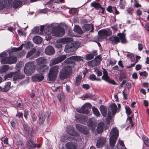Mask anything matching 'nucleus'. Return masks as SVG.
<instances>
[{"label":"nucleus","instance_id":"nucleus-9","mask_svg":"<svg viewBox=\"0 0 149 149\" xmlns=\"http://www.w3.org/2000/svg\"><path fill=\"white\" fill-rule=\"evenodd\" d=\"M91 107V104L89 103H87L83 105L81 108H77L76 110L79 113L88 114L89 113V109Z\"/></svg>","mask_w":149,"mask_h":149},{"label":"nucleus","instance_id":"nucleus-44","mask_svg":"<svg viewBox=\"0 0 149 149\" xmlns=\"http://www.w3.org/2000/svg\"><path fill=\"white\" fill-rule=\"evenodd\" d=\"M91 6L97 9L101 8V5L99 3L95 2H93L92 3H91Z\"/></svg>","mask_w":149,"mask_h":149},{"label":"nucleus","instance_id":"nucleus-13","mask_svg":"<svg viewBox=\"0 0 149 149\" xmlns=\"http://www.w3.org/2000/svg\"><path fill=\"white\" fill-rule=\"evenodd\" d=\"M99 35L98 39L99 40L105 38L107 36L111 34V31L109 30H106L104 29L101 30L98 32Z\"/></svg>","mask_w":149,"mask_h":149},{"label":"nucleus","instance_id":"nucleus-14","mask_svg":"<svg viewBox=\"0 0 149 149\" xmlns=\"http://www.w3.org/2000/svg\"><path fill=\"white\" fill-rule=\"evenodd\" d=\"M77 129L80 132L85 135H87L89 132V129L86 126L77 124L76 125Z\"/></svg>","mask_w":149,"mask_h":149},{"label":"nucleus","instance_id":"nucleus-28","mask_svg":"<svg viewBox=\"0 0 149 149\" xmlns=\"http://www.w3.org/2000/svg\"><path fill=\"white\" fill-rule=\"evenodd\" d=\"M104 125L103 122H100L98 124L97 128V131L98 133L100 134L101 133L103 130L104 128Z\"/></svg>","mask_w":149,"mask_h":149},{"label":"nucleus","instance_id":"nucleus-21","mask_svg":"<svg viewBox=\"0 0 149 149\" xmlns=\"http://www.w3.org/2000/svg\"><path fill=\"white\" fill-rule=\"evenodd\" d=\"M100 62L99 59L96 58L91 61L88 62V65L92 67H95L99 65Z\"/></svg>","mask_w":149,"mask_h":149},{"label":"nucleus","instance_id":"nucleus-8","mask_svg":"<svg viewBox=\"0 0 149 149\" xmlns=\"http://www.w3.org/2000/svg\"><path fill=\"white\" fill-rule=\"evenodd\" d=\"M59 66L55 65L50 68L48 74V79L51 81H54L58 74Z\"/></svg>","mask_w":149,"mask_h":149},{"label":"nucleus","instance_id":"nucleus-16","mask_svg":"<svg viewBox=\"0 0 149 149\" xmlns=\"http://www.w3.org/2000/svg\"><path fill=\"white\" fill-rule=\"evenodd\" d=\"M75 117L76 119L78 120L79 122L83 124H84L88 120V118L81 114L76 113L75 115Z\"/></svg>","mask_w":149,"mask_h":149},{"label":"nucleus","instance_id":"nucleus-49","mask_svg":"<svg viewBox=\"0 0 149 149\" xmlns=\"http://www.w3.org/2000/svg\"><path fill=\"white\" fill-rule=\"evenodd\" d=\"M72 57L73 58V57ZM73 58H74V61H83V58L82 57L74 56Z\"/></svg>","mask_w":149,"mask_h":149},{"label":"nucleus","instance_id":"nucleus-48","mask_svg":"<svg viewBox=\"0 0 149 149\" xmlns=\"http://www.w3.org/2000/svg\"><path fill=\"white\" fill-rule=\"evenodd\" d=\"M94 72L98 76H100L102 75V72L97 68H95Z\"/></svg>","mask_w":149,"mask_h":149},{"label":"nucleus","instance_id":"nucleus-61","mask_svg":"<svg viewBox=\"0 0 149 149\" xmlns=\"http://www.w3.org/2000/svg\"><path fill=\"white\" fill-rule=\"evenodd\" d=\"M23 46H24V45L23 44H22V45H21L19 47H18L16 48H15L14 49V51H19V50H21L22 49V48L23 47Z\"/></svg>","mask_w":149,"mask_h":149},{"label":"nucleus","instance_id":"nucleus-25","mask_svg":"<svg viewBox=\"0 0 149 149\" xmlns=\"http://www.w3.org/2000/svg\"><path fill=\"white\" fill-rule=\"evenodd\" d=\"M13 75V80H15L17 79H22L24 77V75L19 72H14Z\"/></svg>","mask_w":149,"mask_h":149},{"label":"nucleus","instance_id":"nucleus-10","mask_svg":"<svg viewBox=\"0 0 149 149\" xmlns=\"http://www.w3.org/2000/svg\"><path fill=\"white\" fill-rule=\"evenodd\" d=\"M17 60V58L15 56H10L8 57L2 59L1 60V62L2 64H11L15 63Z\"/></svg>","mask_w":149,"mask_h":149},{"label":"nucleus","instance_id":"nucleus-33","mask_svg":"<svg viewBox=\"0 0 149 149\" xmlns=\"http://www.w3.org/2000/svg\"><path fill=\"white\" fill-rule=\"evenodd\" d=\"M100 110L102 114L104 116H106L107 114V108L104 106L102 105L100 107Z\"/></svg>","mask_w":149,"mask_h":149},{"label":"nucleus","instance_id":"nucleus-43","mask_svg":"<svg viewBox=\"0 0 149 149\" xmlns=\"http://www.w3.org/2000/svg\"><path fill=\"white\" fill-rule=\"evenodd\" d=\"M36 49L35 48H33L30 51L28 52L26 56L27 58L30 57L34 53L36 52Z\"/></svg>","mask_w":149,"mask_h":149},{"label":"nucleus","instance_id":"nucleus-62","mask_svg":"<svg viewBox=\"0 0 149 149\" xmlns=\"http://www.w3.org/2000/svg\"><path fill=\"white\" fill-rule=\"evenodd\" d=\"M92 97V95L91 94L89 93H88L87 94L84 95V98H88L89 97Z\"/></svg>","mask_w":149,"mask_h":149},{"label":"nucleus","instance_id":"nucleus-50","mask_svg":"<svg viewBox=\"0 0 149 149\" xmlns=\"http://www.w3.org/2000/svg\"><path fill=\"white\" fill-rule=\"evenodd\" d=\"M39 28L38 26H36L32 30V33L34 34L38 33Z\"/></svg>","mask_w":149,"mask_h":149},{"label":"nucleus","instance_id":"nucleus-6","mask_svg":"<svg viewBox=\"0 0 149 149\" xmlns=\"http://www.w3.org/2000/svg\"><path fill=\"white\" fill-rule=\"evenodd\" d=\"M72 67L69 65L65 66L61 71L59 74V77L61 79H66L68 77L70 74L72 72Z\"/></svg>","mask_w":149,"mask_h":149},{"label":"nucleus","instance_id":"nucleus-51","mask_svg":"<svg viewBox=\"0 0 149 149\" xmlns=\"http://www.w3.org/2000/svg\"><path fill=\"white\" fill-rule=\"evenodd\" d=\"M126 112L127 116H129L132 113V111L130 108L129 107H125Z\"/></svg>","mask_w":149,"mask_h":149},{"label":"nucleus","instance_id":"nucleus-1","mask_svg":"<svg viewBox=\"0 0 149 149\" xmlns=\"http://www.w3.org/2000/svg\"><path fill=\"white\" fill-rule=\"evenodd\" d=\"M45 26H41L40 30L41 32L44 31ZM44 32L49 39H51L53 36L60 37L63 36L65 33L64 29L62 28L58 24L52 23L47 25L45 26Z\"/></svg>","mask_w":149,"mask_h":149},{"label":"nucleus","instance_id":"nucleus-45","mask_svg":"<svg viewBox=\"0 0 149 149\" xmlns=\"http://www.w3.org/2000/svg\"><path fill=\"white\" fill-rule=\"evenodd\" d=\"M126 4V2L125 0H120L119 4L120 7L122 9H124L125 6Z\"/></svg>","mask_w":149,"mask_h":149},{"label":"nucleus","instance_id":"nucleus-58","mask_svg":"<svg viewBox=\"0 0 149 149\" xmlns=\"http://www.w3.org/2000/svg\"><path fill=\"white\" fill-rule=\"evenodd\" d=\"M16 116H17L19 118H23V114L22 113L18 112V110H17V112L16 115Z\"/></svg>","mask_w":149,"mask_h":149},{"label":"nucleus","instance_id":"nucleus-42","mask_svg":"<svg viewBox=\"0 0 149 149\" xmlns=\"http://www.w3.org/2000/svg\"><path fill=\"white\" fill-rule=\"evenodd\" d=\"M82 79V76L80 75H78L76 78V84L78 85L80 84L81 80Z\"/></svg>","mask_w":149,"mask_h":149},{"label":"nucleus","instance_id":"nucleus-31","mask_svg":"<svg viewBox=\"0 0 149 149\" xmlns=\"http://www.w3.org/2000/svg\"><path fill=\"white\" fill-rule=\"evenodd\" d=\"M36 62L40 66V64L45 63L46 62V59L44 57H39L36 60Z\"/></svg>","mask_w":149,"mask_h":149},{"label":"nucleus","instance_id":"nucleus-18","mask_svg":"<svg viewBox=\"0 0 149 149\" xmlns=\"http://www.w3.org/2000/svg\"><path fill=\"white\" fill-rule=\"evenodd\" d=\"M97 122L94 118H91L87 123L88 127L92 130H94L96 127Z\"/></svg>","mask_w":149,"mask_h":149},{"label":"nucleus","instance_id":"nucleus-3","mask_svg":"<svg viewBox=\"0 0 149 149\" xmlns=\"http://www.w3.org/2000/svg\"><path fill=\"white\" fill-rule=\"evenodd\" d=\"M125 31L124 30L122 33H118L117 36H112L109 38L111 44L113 45L118 43L120 40L122 43H125L127 41L125 38V34L124 33Z\"/></svg>","mask_w":149,"mask_h":149},{"label":"nucleus","instance_id":"nucleus-37","mask_svg":"<svg viewBox=\"0 0 149 149\" xmlns=\"http://www.w3.org/2000/svg\"><path fill=\"white\" fill-rule=\"evenodd\" d=\"M74 31L79 34H81L83 33V31L79 26H75L74 29Z\"/></svg>","mask_w":149,"mask_h":149},{"label":"nucleus","instance_id":"nucleus-30","mask_svg":"<svg viewBox=\"0 0 149 149\" xmlns=\"http://www.w3.org/2000/svg\"><path fill=\"white\" fill-rule=\"evenodd\" d=\"M45 119V116L44 113H40L39 116L38 123L41 124L44 122Z\"/></svg>","mask_w":149,"mask_h":149},{"label":"nucleus","instance_id":"nucleus-22","mask_svg":"<svg viewBox=\"0 0 149 149\" xmlns=\"http://www.w3.org/2000/svg\"><path fill=\"white\" fill-rule=\"evenodd\" d=\"M45 53L49 55H52L55 53V50L54 48L51 46H47L45 49Z\"/></svg>","mask_w":149,"mask_h":149},{"label":"nucleus","instance_id":"nucleus-23","mask_svg":"<svg viewBox=\"0 0 149 149\" xmlns=\"http://www.w3.org/2000/svg\"><path fill=\"white\" fill-rule=\"evenodd\" d=\"M48 69V67L45 65H43L40 66H38L36 69L40 72L42 73L47 70Z\"/></svg>","mask_w":149,"mask_h":149},{"label":"nucleus","instance_id":"nucleus-4","mask_svg":"<svg viewBox=\"0 0 149 149\" xmlns=\"http://www.w3.org/2000/svg\"><path fill=\"white\" fill-rule=\"evenodd\" d=\"M118 136V131L116 127L112 128L110 133L109 143L111 147L114 146Z\"/></svg>","mask_w":149,"mask_h":149},{"label":"nucleus","instance_id":"nucleus-26","mask_svg":"<svg viewBox=\"0 0 149 149\" xmlns=\"http://www.w3.org/2000/svg\"><path fill=\"white\" fill-rule=\"evenodd\" d=\"M82 29L84 31H88L91 29L90 32H92L94 29L92 24H85L82 26Z\"/></svg>","mask_w":149,"mask_h":149},{"label":"nucleus","instance_id":"nucleus-36","mask_svg":"<svg viewBox=\"0 0 149 149\" xmlns=\"http://www.w3.org/2000/svg\"><path fill=\"white\" fill-rule=\"evenodd\" d=\"M57 97L59 102H61L64 100L65 96L64 93L61 92L58 95Z\"/></svg>","mask_w":149,"mask_h":149},{"label":"nucleus","instance_id":"nucleus-39","mask_svg":"<svg viewBox=\"0 0 149 149\" xmlns=\"http://www.w3.org/2000/svg\"><path fill=\"white\" fill-rule=\"evenodd\" d=\"M9 69V67L8 65H3L1 67L0 70L1 72H6Z\"/></svg>","mask_w":149,"mask_h":149},{"label":"nucleus","instance_id":"nucleus-59","mask_svg":"<svg viewBox=\"0 0 149 149\" xmlns=\"http://www.w3.org/2000/svg\"><path fill=\"white\" fill-rule=\"evenodd\" d=\"M77 10L74 8H72V13L73 15H76L77 13Z\"/></svg>","mask_w":149,"mask_h":149},{"label":"nucleus","instance_id":"nucleus-17","mask_svg":"<svg viewBox=\"0 0 149 149\" xmlns=\"http://www.w3.org/2000/svg\"><path fill=\"white\" fill-rule=\"evenodd\" d=\"M67 57L66 55H62L59 56L55 58L52 61L51 63L52 65H54L61 62Z\"/></svg>","mask_w":149,"mask_h":149},{"label":"nucleus","instance_id":"nucleus-41","mask_svg":"<svg viewBox=\"0 0 149 149\" xmlns=\"http://www.w3.org/2000/svg\"><path fill=\"white\" fill-rule=\"evenodd\" d=\"M92 110L95 115L98 117L100 115V113L98 109L94 107H92Z\"/></svg>","mask_w":149,"mask_h":149},{"label":"nucleus","instance_id":"nucleus-60","mask_svg":"<svg viewBox=\"0 0 149 149\" xmlns=\"http://www.w3.org/2000/svg\"><path fill=\"white\" fill-rule=\"evenodd\" d=\"M96 77V76L94 74H91L89 76V78L92 81L95 80Z\"/></svg>","mask_w":149,"mask_h":149},{"label":"nucleus","instance_id":"nucleus-7","mask_svg":"<svg viewBox=\"0 0 149 149\" xmlns=\"http://www.w3.org/2000/svg\"><path fill=\"white\" fill-rule=\"evenodd\" d=\"M35 65L33 62H29L25 65L24 69L25 74L27 75H30L34 72Z\"/></svg>","mask_w":149,"mask_h":149},{"label":"nucleus","instance_id":"nucleus-15","mask_svg":"<svg viewBox=\"0 0 149 149\" xmlns=\"http://www.w3.org/2000/svg\"><path fill=\"white\" fill-rule=\"evenodd\" d=\"M76 49V47L75 44L74 43L69 42L65 45L64 51L66 52H72Z\"/></svg>","mask_w":149,"mask_h":149},{"label":"nucleus","instance_id":"nucleus-55","mask_svg":"<svg viewBox=\"0 0 149 149\" xmlns=\"http://www.w3.org/2000/svg\"><path fill=\"white\" fill-rule=\"evenodd\" d=\"M7 55V52L4 51L0 54V58H5V57Z\"/></svg>","mask_w":149,"mask_h":149},{"label":"nucleus","instance_id":"nucleus-53","mask_svg":"<svg viewBox=\"0 0 149 149\" xmlns=\"http://www.w3.org/2000/svg\"><path fill=\"white\" fill-rule=\"evenodd\" d=\"M118 144H119L122 147L121 148V149H127L125 147L123 142V141L119 140V141L117 143V145H118Z\"/></svg>","mask_w":149,"mask_h":149},{"label":"nucleus","instance_id":"nucleus-32","mask_svg":"<svg viewBox=\"0 0 149 149\" xmlns=\"http://www.w3.org/2000/svg\"><path fill=\"white\" fill-rule=\"evenodd\" d=\"M33 41L36 44H39L41 43L42 41V38L39 36H34L33 38Z\"/></svg>","mask_w":149,"mask_h":149},{"label":"nucleus","instance_id":"nucleus-24","mask_svg":"<svg viewBox=\"0 0 149 149\" xmlns=\"http://www.w3.org/2000/svg\"><path fill=\"white\" fill-rule=\"evenodd\" d=\"M97 51L95 50L92 52V53L87 54L84 57L86 60H89L93 59L94 56L96 55Z\"/></svg>","mask_w":149,"mask_h":149},{"label":"nucleus","instance_id":"nucleus-29","mask_svg":"<svg viewBox=\"0 0 149 149\" xmlns=\"http://www.w3.org/2000/svg\"><path fill=\"white\" fill-rule=\"evenodd\" d=\"M65 147L68 149H76V144L74 142H68L65 144Z\"/></svg>","mask_w":149,"mask_h":149},{"label":"nucleus","instance_id":"nucleus-54","mask_svg":"<svg viewBox=\"0 0 149 149\" xmlns=\"http://www.w3.org/2000/svg\"><path fill=\"white\" fill-rule=\"evenodd\" d=\"M62 46V43L59 42V40H58L55 44V47L57 48H60Z\"/></svg>","mask_w":149,"mask_h":149},{"label":"nucleus","instance_id":"nucleus-11","mask_svg":"<svg viewBox=\"0 0 149 149\" xmlns=\"http://www.w3.org/2000/svg\"><path fill=\"white\" fill-rule=\"evenodd\" d=\"M110 107L111 109L108 110L107 115V118L109 120L111 119L112 116L116 114L117 110V106L115 103L112 104Z\"/></svg>","mask_w":149,"mask_h":149},{"label":"nucleus","instance_id":"nucleus-47","mask_svg":"<svg viewBox=\"0 0 149 149\" xmlns=\"http://www.w3.org/2000/svg\"><path fill=\"white\" fill-rule=\"evenodd\" d=\"M143 139L145 144L146 146H149V139L146 137L143 138Z\"/></svg>","mask_w":149,"mask_h":149},{"label":"nucleus","instance_id":"nucleus-40","mask_svg":"<svg viewBox=\"0 0 149 149\" xmlns=\"http://www.w3.org/2000/svg\"><path fill=\"white\" fill-rule=\"evenodd\" d=\"M14 74V72H11L5 75L4 77V80H6L7 79H9L12 78V77H13Z\"/></svg>","mask_w":149,"mask_h":149},{"label":"nucleus","instance_id":"nucleus-63","mask_svg":"<svg viewBox=\"0 0 149 149\" xmlns=\"http://www.w3.org/2000/svg\"><path fill=\"white\" fill-rule=\"evenodd\" d=\"M29 111L28 110H25L24 112V118L27 119L28 115H29Z\"/></svg>","mask_w":149,"mask_h":149},{"label":"nucleus","instance_id":"nucleus-5","mask_svg":"<svg viewBox=\"0 0 149 149\" xmlns=\"http://www.w3.org/2000/svg\"><path fill=\"white\" fill-rule=\"evenodd\" d=\"M5 6L9 8L13 7L16 9V0H0V10Z\"/></svg>","mask_w":149,"mask_h":149},{"label":"nucleus","instance_id":"nucleus-12","mask_svg":"<svg viewBox=\"0 0 149 149\" xmlns=\"http://www.w3.org/2000/svg\"><path fill=\"white\" fill-rule=\"evenodd\" d=\"M102 69L103 70V75L102 77V79L108 83L114 85H116L117 83L113 79H111L108 76L107 71L104 69L103 68Z\"/></svg>","mask_w":149,"mask_h":149},{"label":"nucleus","instance_id":"nucleus-27","mask_svg":"<svg viewBox=\"0 0 149 149\" xmlns=\"http://www.w3.org/2000/svg\"><path fill=\"white\" fill-rule=\"evenodd\" d=\"M11 82H10L6 83V85L3 87L0 86V91L6 92L8 91L10 87Z\"/></svg>","mask_w":149,"mask_h":149},{"label":"nucleus","instance_id":"nucleus-56","mask_svg":"<svg viewBox=\"0 0 149 149\" xmlns=\"http://www.w3.org/2000/svg\"><path fill=\"white\" fill-rule=\"evenodd\" d=\"M32 120L33 122L36 121L37 120V117L36 114L34 113L31 115Z\"/></svg>","mask_w":149,"mask_h":149},{"label":"nucleus","instance_id":"nucleus-46","mask_svg":"<svg viewBox=\"0 0 149 149\" xmlns=\"http://www.w3.org/2000/svg\"><path fill=\"white\" fill-rule=\"evenodd\" d=\"M24 46L26 48L28 49L31 47L33 46V44L31 42L28 41L25 44Z\"/></svg>","mask_w":149,"mask_h":149},{"label":"nucleus","instance_id":"nucleus-19","mask_svg":"<svg viewBox=\"0 0 149 149\" xmlns=\"http://www.w3.org/2000/svg\"><path fill=\"white\" fill-rule=\"evenodd\" d=\"M106 142V139L105 137H101L98 138L97 141L96 146L98 148L102 147Z\"/></svg>","mask_w":149,"mask_h":149},{"label":"nucleus","instance_id":"nucleus-38","mask_svg":"<svg viewBox=\"0 0 149 149\" xmlns=\"http://www.w3.org/2000/svg\"><path fill=\"white\" fill-rule=\"evenodd\" d=\"M26 147L28 149H32L33 147V141L31 140H29L27 142Z\"/></svg>","mask_w":149,"mask_h":149},{"label":"nucleus","instance_id":"nucleus-2","mask_svg":"<svg viewBox=\"0 0 149 149\" xmlns=\"http://www.w3.org/2000/svg\"><path fill=\"white\" fill-rule=\"evenodd\" d=\"M66 131L69 134V136H68V135H62L60 138L61 141L66 142L67 141H72L75 140L77 141L80 142L82 141V138L81 136L75 131L72 126H68Z\"/></svg>","mask_w":149,"mask_h":149},{"label":"nucleus","instance_id":"nucleus-20","mask_svg":"<svg viewBox=\"0 0 149 149\" xmlns=\"http://www.w3.org/2000/svg\"><path fill=\"white\" fill-rule=\"evenodd\" d=\"M44 76L42 73L34 75L32 77V80L33 81H40L44 79Z\"/></svg>","mask_w":149,"mask_h":149},{"label":"nucleus","instance_id":"nucleus-52","mask_svg":"<svg viewBox=\"0 0 149 149\" xmlns=\"http://www.w3.org/2000/svg\"><path fill=\"white\" fill-rule=\"evenodd\" d=\"M54 0H50L47 3L48 6L51 8H54V7L52 5V3L54 2Z\"/></svg>","mask_w":149,"mask_h":149},{"label":"nucleus","instance_id":"nucleus-35","mask_svg":"<svg viewBox=\"0 0 149 149\" xmlns=\"http://www.w3.org/2000/svg\"><path fill=\"white\" fill-rule=\"evenodd\" d=\"M74 56H72L69 58H67L63 62L64 63H66L67 64L71 63L74 62Z\"/></svg>","mask_w":149,"mask_h":149},{"label":"nucleus","instance_id":"nucleus-57","mask_svg":"<svg viewBox=\"0 0 149 149\" xmlns=\"http://www.w3.org/2000/svg\"><path fill=\"white\" fill-rule=\"evenodd\" d=\"M23 127L24 128V130L26 131V132H27L28 134L29 135L30 134H31V133L32 132L31 130H29V131H27V126L25 125H23Z\"/></svg>","mask_w":149,"mask_h":149},{"label":"nucleus","instance_id":"nucleus-34","mask_svg":"<svg viewBox=\"0 0 149 149\" xmlns=\"http://www.w3.org/2000/svg\"><path fill=\"white\" fill-rule=\"evenodd\" d=\"M72 40V39L71 38H61L59 40V42L65 44L69 42H70Z\"/></svg>","mask_w":149,"mask_h":149},{"label":"nucleus","instance_id":"nucleus-64","mask_svg":"<svg viewBox=\"0 0 149 149\" xmlns=\"http://www.w3.org/2000/svg\"><path fill=\"white\" fill-rule=\"evenodd\" d=\"M82 87L83 88L88 90L90 86L88 84H84L83 85Z\"/></svg>","mask_w":149,"mask_h":149}]
</instances>
